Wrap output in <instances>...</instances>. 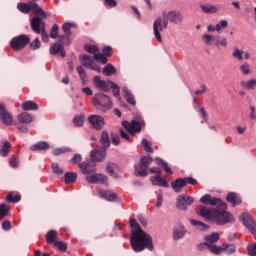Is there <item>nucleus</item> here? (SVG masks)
<instances>
[{"label": "nucleus", "mask_w": 256, "mask_h": 256, "mask_svg": "<svg viewBox=\"0 0 256 256\" xmlns=\"http://www.w3.org/2000/svg\"><path fill=\"white\" fill-rule=\"evenodd\" d=\"M200 201L204 205H211L215 208H209L205 206H198L196 208V213L200 217H204L207 221L215 223L216 225H227V223H235V217L233 214L227 211V204H225L221 199L211 197L210 194H206L200 198Z\"/></svg>", "instance_id": "1"}, {"label": "nucleus", "mask_w": 256, "mask_h": 256, "mask_svg": "<svg viewBox=\"0 0 256 256\" xmlns=\"http://www.w3.org/2000/svg\"><path fill=\"white\" fill-rule=\"evenodd\" d=\"M130 245L135 253H141V251H153V238L143 230L131 231Z\"/></svg>", "instance_id": "2"}, {"label": "nucleus", "mask_w": 256, "mask_h": 256, "mask_svg": "<svg viewBox=\"0 0 256 256\" xmlns=\"http://www.w3.org/2000/svg\"><path fill=\"white\" fill-rule=\"evenodd\" d=\"M17 9L20 10L21 13L29 14L31 11L33 12V17H38V19H47L51 13L45 12L43 8L37 5V3L33 1H29L28 3L20 2L17 4Z\"/></svg>", "instance_id": "3"}, {"label": "nucleus", "mask_w": 256, "mask_h": 256, "mask_svg": "<svg viewBox=\"0 0 256 256\" xmlns=\"http://www.w3.org/2000/svg\"><path fill=\"white\" fill-rule=\"evenodd\" d=\"M47 18H39V17H33L30 20V27L36 35H41L43 43H49V34L47 33V30H45L46 24L43 21Z\"/></svg>", "instance_id": "4"}, {"label": "nucleus", "mask_w": 256, "mask_h": 256, "mask_svg": "<svg viewBox=\"0 0 256 256\" xmlns=\"http://www.w3.org/2000/svg\"><path fill=\"white\" fill-rule=\"evenodd\" d=\"M92 105L103 113H105V111H109V109L113 107L111 98L103 93H98L92 98Z\"/></svg>", "instance_id": "5"}, {"label": "nucleus", "mask_w": 256, "mask_h": 256, "mask_svg": "<svg viewBox=\"0 0 256 256\" xmlns=\"http://www.w3.org/2000/svg\"><path fill=\"white\" fill-rule=\"evenodd\" d=\"M151 163H153L151 156H142L140 158V164L134 166V175L136 177H147V175H149L148 169Z\"/></svg>", "instance_id": "6"}, {"label": "nucleus", "mask_w": 256, "mask_h": 256, "mask_svg": "<svg viewBox=\"0 0 256 256\" xmlns=\"http://www.w3.org/2000/svg\"><path fill=\"white\" fill-rule=\"evenodd\" d=\"M30 42L31 38H29V36L21 34L11 39L10 47H12L14 51H22V49H25Z\"/></svg>", "instance_id": "7"}, {"label": "nucleus", "mask_w": 256, "mask_h": 256, "mask_svg": "<svg viewBox=\"0 0 256 256\" xmlns=\"http://www.w3.org/2000/svg\"><path fill=\"white\" fill-rule=\"evenodd\" d=\"M169 27V22L166 20V18L157 17V19L154 20L153 23V31H154V37L157 39L159 43H163V38L161 37V31L163 29H167Z\"/></svg>", "instance_id": "8"}, {"label": "nucleus", "mask_w": 256, "mask_h": 256, "mask_svg": "<svg viewBox=\"0 0 256 256\" xmlns=\"http://www.w3.org/2000/svg\"><path fill=\"white\" fill-rule=\"evenodd\" d=\"M240 219L243 223V225L250 231L252 235H255L256 233V222L253 220V217L251 214L244 212L240 215Z\"/></svg>", "instance_id": "9"}, {"label": "nucleus", "mask_w": 256, "mask_h": 256, "mask_svg": "<svg viewBox=\"0 0 256 256\" xmlns=\"http://www.w3.org/2000/svg\"><path fill=\"white\" fill-rule=\"evenodd\" d=\"M163 17L168 23L170 21L174 25H181L183 23V15L177 10H171L168 13L163 12Z\"/></svg>", "instance_id": "10"}, {"label": "nucleus", "mask_w": 256, "mask_h": 256, "mask_svg": "<svg viewBox=\"0 0 256 256\" xmlns=\"http://www.w3.org/2000/svg\"><path fill=\"white\" fill-rule=\"evenodd\" d=\"M78 167L83 175H95L97 173V168H95L97 164L92 160L79 163Z\"/></svg>", "instance_id": "11"}, {"label": "nucleus", "mask_w": 256, "mask_h": 256, "mask_svg": "<svg viewBox=\"0 0 256 256\" xmlns=\"http://www.w3.org/2000/svg\"><path fill=\"white\" fill-rule=\"evenodd\" d=\"M194 201L192 196L183 194L177 197L176 207L180 209V211H187V207L193 205Z\"/></svg>", "instance_id": "12"}, {"label": "nucleus", "mask_w": 256, "mask_h": 256, "mask_svg": "<svg viewBox=\"0 0 256 256\" xmlns=\"http://www.w3.org/2000/svg\"><path fill=\"white\" fill-rule=\"evenodd\" d=\"M0 119L4 125H13V115L7 110L4 103H0Z\"/></svg>", "instance_id": "13"}, {"label": "nucleus", "mask_w": 256, "mask_h": 256, "mask_svg": "<svg viewBox=\"0 0 256 256\" xmlns=\"http://www.w3.org/2000/svg\"><path fill=\"white\" fill-rule=\"evenodd\" d=\"M122 127L126 129L131 135H135V133H141V123L136 120H132L131 123L129 121H122Z\"/></svg>", "instance_id": "14"}, {"label": "nucleus", "mask_w": 256, "mask_h": 256, "mask_svg": "<svg viewBox=\"0 0 256 256\" xmlns=\"http://www.w3.org/2000/svg\"><path fill=\"white\" fill-rule=\"evenodd\" d=\"M86 181L92 184L99 183L100 185H109L107 176L103 174L88 175L86 176Z\"/></svg>", "instance_id": "15"}, {"label": "nucleus", "mask_w": 256, "mask_h": 256, "mask_svg": "<svg viewBox=\"0 0 256 256\" xmlns=\"http://www.w3.org/2000/svg\"><path fill=\"white\" fill-rule=\"evenodd\" d=\"M90 125L94 127V129L101 130L105 126V119H103L100 115H92L88 119Z\"/></svg>", "instance_id": "16"}, {"label": "nucleus", "mask_w": 256, "mask_h": 256, "mask_svg": "<svg viewBox=\"0 0 256 256\" xmlns=\"http://www.w3.org/2000/svg\"><path fill=\"white\" fill-rule=\"evenodd\" d=\"M105 150V148H102L101 150H92L90 154L91 161H93L94 163H101V161H105V157H107V153Z\"/></svg>", "instance_id": "17"}, {"label": "nucleus", "mask_w": 256, "mask_h": 256, "mask_svg": "<svg viewBox=\"0 0 256 256\" xmlns=\"http://www.w3.org/2000/svg\"><path fill=\"white\" fill-rule=\"evenodd\" d=\"M50 55H60L62 57H67L65 47L61 43H54L50 46Z\"/></svg>", "instance_id": "18"}, {"label": "nucleus", "mask_w": 256, "mask_h": 256, "mask_svg": "<svg viewBox=\"0 0 256 256\" xmlns=\"http://www.w3.org/2000/svg\"><path fill=\"white\" fill-rule=\"evenodd\" d=\"M171 187L175 193H181L183 187H187V180H185V178H177L175 181L171 182Z\"/></svg>", "instance_id": "19"}, {"label": "nucleus", "mask_w": 256, "mask_h": 256, "mask_svg": "<svg viewBox=\"0 0 256 256\" xmlns=\"http://www.w3.org/2000/svg\"><path fill=\"white\" fill-rule=\"evenodd\" d=\"M226 200L232 205V207H237V205H241V203L243 202L241 196H239V194L235 192L228 193L226 196Z\"/></svg>", "instance_id": "20"}, {"label": "nucleus", "mask_w": 256, "mask_h": 256, "mask_svg": "<svg viewBox=\"0 0 256 256\" xmlns=\"http://www.w3.org/2000/svg\"><path fill=\"white\" fill-rule=\"evenodd\" d=\"M98 193L102 199H105L106 201H116L117 195L115 192L111 190H98Z\"/></svg>", "instance_id": "21"}, {"label": "nucleus", "mask_w": 256, "mask_h": 256, "mask_svg": "<svg viewBox=\"0 0 256 256\" xmlns=\"http://www.w3.org/2000/svg\"><path fill=\"white\" fill-rule=\"evenodd\" d=\"M94 85L96 89H101V91H105L106 93L109 92V86L107 85V82L101 80L100 76L94 77Z\"/></svg>", "instance_id": "22"}, {"label": "nucleus", "mask_w": 256, "mask_h": 256, "mask_svg": "<svg viewBox=\"0 0 256 256\" xmlns=\"http://www.w3.org/2000/svg\"><path fill=\"white\" fill-rule=\"evenodd\" d=\"M152 185H157L158 187H169V182L161 176H153L150 178Z\"/></svg>", "instance_id": "23"}, {"label": "nucleus", "mask_w": 256, "mask_h": 256, "mask_svg": "<svg viewBox=\"0 0 256 256\" xmlns=\"http://www.w3.org/2000/svg\"><path fill=\"white\" fill-rule=\"evenodd\" d=\"M35 118L33 115H31L28 112H22L21 114L18 115V121L19 123H24L25 125H29V123H33V120Z\"/></svg>", "instance_id": "24"}, {"label": "nucleus", "mask_w": 256, "mask_h": 256, "mask_svg": "<svg viewBox=\"0 0 256 256\" xmlns=\"http://www.w3.org/2000/svg\"><path fill=\"white\" fill-rule=\"evenodd\" d=\"M100 143L103 147V149H109L111 147V140L109 139V132L103 130L101 137H100Z\"/></svg>", "instance_id": "25"}, {"label": "nucleus", "mask_w": 256, "mask_h": 256, "mask_svg": "<svg viewBox=\"0 0 256 256\" xmlns=\"http://www.w3.org/2000/svg\"><path fill=\"white\" fill-rule=\"evenodd\" d=\"M243 55H244V59L246 60L250 58V55L248 52H245L239 48H234V51L232 53V57H234V59H238V61H243Z\"/></svg>", "instance_id": "26"}, {"label": "nucleus", "mask_w": 256, "mask_h": 256, "mask_svg": "<svg viewBox=\"0 0 256 256\" xmlns=\"http://www.w3.org/2000/svg\"><path fill=\"white\" fill-rule=\"evenodd\" d=\"M185 233H187V230H185V226L179 225L173 230V238L176 241L177 239H183L185 237Z\"/></svg>", "instance_id": "27"}, {"label": "nucleus", "mask_w": 256, "mask_h": 256, "mask_svg": "<svg viewBox=\"0 0 256 256\" xmlns=\"http://www.w3.org/2000/svg\"><path fill=\"white\" fill-rule=\"evenodd\" d=\"M21 108L23 111H37L39 109V105L37 103L29 100L22 103Z\"/></svg>", "instance_id": "28"}, {"label": "nucleus", "mask_w": 256, "mask_h": 256, "mask_svg": "<svg viewBox=\"0 0 256 256\" xmlns=\"http://www.w3.org/2000/svg\"><path fill=\"white\" fill-rule=\"evenodd\" d=\"M80 61L82 62L83 67H86V69H91L93 64L95 63L91 56L87 54H83L80 56Z\"/></svg>", "instance_id": "29"}, {"label": "nucleus", "mask_w": 256, "mask_h": 256, "mask_svg": "<svg viewBox=\"0 0 256 256\" xmlns=\"http://www.w3.org/2000/svg\"><path fill=\"white\" fill-rule=\"evenodd\" d=\"M123 93H124V97H125L127 103H129V105H132V106L137 105V101H135V96H133V93H131L127 87L123 88Z\"/></svg>", "instance_id": "30"}, {"label": "nucleus", "mask_w": 256, "mask_h": 256, "mask_svg": "<svg viewBox=\"0 0 256 256\" xmlns=\"http://www.w3.org/2000/svg\"><path fill=\"white\" fill-rule=\"evenodd\" d=\"M49 143L47 142H38L30 147V151H47L49 149Z\"/></svg>", "instance_id": "31"}, {"label": "nucleus", "mask_w": 256, "mask_h": 256, "mask_svg": "<svg viewBox=\"0 0 256 256\" xmlns=\"http://www.w3.org/2000/svg\"><path fill=\"white\" fill-rule=\"evenodd\" d=\"M228 45H229V42L226 37H221V36L216 37L215 46L217 47V49H221V47L225 49L227 48Z\"/></svg>", "instance_id": "32"}, {"label": "nucleus", "mask_w": 256, "mask_h": 256, "mask_svg": "<svg viewBox=\"0 0 256 256\" xmlns=\"http://www.w3.org/2000/svg\"><path fill=\"white\" fill-rule=\"evenodd\" d=\"M222 251H225L227 255H233L237 251V246L235 244H222Z\"/></svg>", "instance_id": "33"}, {"label": "nucleus", "mask_w": 256, "mask_h": 256, "mask_svg": "<svg viewBox=\"0 0 256 256\" xmlns=\"http://www.w3.org/2000/svg\"><path fill=\"white\" fill-rule=\"evenodd\" d=\"M219 239H221V236L219 235V233L215 232V233H212L210 236H206L205 241H206V244H208L209 246V245H213L214 243H217Z\"/></svg>", "instance_id": "34"}, {"label": "nucleus", "mask_w": 256, "mask_h": 256, "mask_svg": "<svg viewBox=\"0 0 256 256\" xmlns=\"http://www.w3.org/2000/svg\"><path fill=\"white\" fill-rule=\"evenodd\" d=\"M64 181L67 185H69V183H75V181H77V173L66 172L64 175Z\"/></svg>", "instance_id": "35"}, {"label": "nucleus", "mask_w": 256, "mask_h": 256, "mask_svg": "<svg viewBox=\"0 0 256 256\" xmlns=\"http://www.w3.org/2000/svg\"><path fill=\"white\" fill-rule=\"evenodd\" d=\"M102 72L107 77H111V76H113V75H115L117 73V71L115 70V66H113L112 64H107L103 68Z\"/></svg>", "instance_id": "36"}, {"label": "nucleus", "mask_w": 256, "mask_h": 256, "mask_svg": "<svg viewBox=\"0 0 256 256\" xmlns=\"http://www.w3.org/2000/svg\"><path fill=\"white\" fill-rule=\"evenodd\" d=\"M57 235V230L48 231L46 234V242L49 244L55 243V241L57 240Z\"/></svg>", "instance_id": "37"}, {"label": "nucleus", "mask_w": 256, "mask_h": 256, "mask_svg": "<svg viewBox=\"0 0 256 256\" xmlns=\"http://www.w3.org/2000/svg\"><path fill=\"white\" fill-rule=\"evenodd\" d=\"M11 208L7 204H0V221L9 215Z\"/></svg>", "instance_id": "38"}, {"label": "nucleus", "mask_w": 256, "mask_h": 256, "mask_svg": "<svg viewBox=\"0 0 256 256\" xmlns=\"http://www.w3.org/2000/svg\"><path fill=\"white\" fill-rule=\"evenodd\" d=\"M156 163H157V165H161V167L164 169V171L166 173H168V175H173V170H171L169 168V164H167V162H165V160H163L161 158H156Z\"/></svg>", "instance_id": "39"}, {"label": "nucleus", "mask_w": 256, "mask_h": 256, "mask_svg": "<svg viewBox=\"0 0 256 256\" xmlns=\"http://www.w3.org/2000/svg\"><path fill=\"white\" fill-rule=\"evenodd\" d=\"M11 151V143L9 142H4V144L2 145L1 149H0V155L1 157H7V155H9Z\"/></svg>", "instance_id": "40"}, {"label": "nucleus", "mask_w": 256, "mask_h": 256, "mask_svg": "<svg viewBox=\"0 0 256 256\" xmlns=\"http://www.w3.org/2000/svg\"><path fill=\"white\" fill-rule=\"evenodd\" d=\"M208 249L214 255H221L223 253V244L221 246H217L215 244L208 245Z\"/></svg>", "instance_id": "41"}, {"label": "nucleus", "mask_w": 256, "mask_h": 256, "mask_svg": "<svg viewBox=\"0 0 256 256\" xmlns=\"http://www.w3.org/2000/svg\"><path fill=\"white\" fill-rule=\"evenodd\" d=\"M200 8H201V11H203V13H208V14L217 13V7L213 5L201 4Z\"/></svg>", "instance_id": "42"}, {"label": "nucleus", "mask_w": 256, "mask_h": 256, "mask_svg": "<svg viewBox=\"0 0 256 256\" xmlns=\"http://www.w3.org/2000/svg\"><path fill=\"white\" fill-rule=\"evenodd\" d=\"M216 39L217 38L211 34H204L202 36V41H203V43H205V45H213V42H215Z\"/></svg>", "instance_id": "43"}, {"label": "nucleus", "mask_w": 256, "mask_h": 256, "mask_svg": "<svg viewBox=\"0 0 256 256\" xmlns=\"http://www.w3.org/2000/svg\"><path fill=\"white\" fill-rule=\"evenodd\" d=\"M94 59L97 61V63H102L103 65H107V62L109 61L107 56H105L103 53L94 54Z\"/></svg>", "instance_id": "44"}, {"label": "nucleus", "mask_w": 256, "mask_h": 256, "mask_svg": "<svg viewBox=\"0 0 256 256\" xmlns=\"http://www.w3.org/2000/svg\"><path fill=\"white\" fill-rule=\"evenodd\" d=\"M115 169H117V164L110 162L107 164L106 173H108V175L111 177H117V174H115Z\"/></svg>", "instance_id": "45"}, {"label": "nucleus", "mask_w": 256, "mask_h": 256, "mask_svg": "<svg viewBox=\"0 0 256 256\" xmlns=\"http://www.w3.org/2000/svg\"><path fill=\"white\" fill-rule=\"evenodd\" d=\"M50 39H57L59 37V25L53 24V26L50 29Z\"/></svg>", "instance_id": "46"}, {"label": "nucleus", "mask_w": 256, "mask_h": 256, "mask_svg": "<svg viewBox=\"0 0 256 256\" xmlns=\"http://www.w3.org/2000/svg\"><path fill=\"white\" fill-rule=\"evenodd\" d=\"M141 145L146 153H153L154 150L153 147H151V142H149L147 139H142Z\"/></svg>", "instance_id": "47"}, {"label": "nucleus", "mask_w": 256, "mask_h": 256, "mask_svg": "<svg viewBox=\"0 0 256 256\" xmlns=\"http://www.w3.org/2000/svg\"><path fill=\"white\" fill-rule=\"evenodd\" d=\"M52 153L54 155H65V153H71V148L67 147H60V148H55Z\"/></svg>", "instance_id": "48"}, {"label": "nucleus", "mask_w": 256, "mask_h": 256, "mask_svg": "<svg viewBox=\"0 0 256 256\" xmlns=\"http://www.w3.org/2000/svg\"><path fill=\"white\" fill-rule=\"evenodd\" d=\"M241 85H242V87H244L245 89H249V90L255 89V87H256V80H255V79H251V80H249V81H247V82L242 81V82H241Z\"/></svg>", "instance_id": "49"}, {"label": "nucleus", "mask_w": 256, "mask_h": 256, "mask_svg": "<svg viewBox=\"0 0 256 256\" xmlns=\"http://www.w3.org/2000/svg\"><path fill=\"white\" fill-rule=\"evenodd\" d=\"M85 51H87V53H91V55H97V52L99 51V48L95 45H91V44H86L84 46Z\"/></svg>", "instance_id": "50"}, {"label": "nucleus", "mask_w": 256, "mask_h": 256, "mask_svg": "<svg viewBox=\"0 0 256 256\" xmlns=\"http://www.w3.org/2000/svg\"><path fill=\"white\" fill-rule=\"evenodd\" d=\"M73 123L76 127H83V123H85V116L80 115L73 118Z\"/></svg>", "instance_id": "51"}, {"label": "nucleus", "mask_w": 256, "mask_h": 256, "mask_svg": "<svg viewBox=\"0 0 256 256\" xmlns=\"http://www.w3.org/2000/svg\"><path fill=\"white\" fill-rule=\"evenodd\" d=\"M54 247L58 250V251H62L65 252L67 251V243L63 242V241H56L54 242Z\"/></svg>", "instance_id": "52"}, {"label": "nucleus", "mask_w": 256, "mask_h": 256, "mask_svg": "<svg viewBox=\"0 0 256 256\" xmlns=\"http://www.w3.org/2000/svg\"><path fill=\"white\" fill-rule=\"evenodd\" d=\"M51 168H52L53 173H55V175H63V173H64L63 168L59 167V163L53 162L51 164Z\"/></svg>", "instance_id": "53"}, {"label": "nucleus", "mask_w": 256, "mask_h": 256, "mask_svg": "<svg viewBox=\"0 0 256 256\" xmlns=\"http://www.w3.org/2000/svg\"><path fill=\"white\" fill-rule=\"evenodd\" d=\"M6 200L9 203H19V201H21V195L17 194L16 196H13V194L9 193L6 196Z\"/></svg>", "instance_id": "54"}, {"label": "nucleus", "mask_w": 256, "mask_h": 256, "mask_svg": "<svg viewBox=\"0 0 256 256\" xmlns=\"http://www.w3.org/2000/svg\"><path fill=\"white\" fill-rule=\"evenodd\" d=\"M191 225L194 227H202L203 231H206V229H209V226L199 220H190Z\"/></svg>", "instance_id": "55"}, {"label": "nucleus", "mask_w": 256, "mask_h": 256, "mask_svg": "<svg viewBox=\"0 0 256 256\" xmlns=\"http://www.w3.org/2000/svg\"><path fill=\"white\" fill-rule=\"evenodd\" d=\"M71 27H73L72 23L66 22L62 26V31L67 35V37H71Z\"/></svg>", "instance_id": "56"}, {"label": "nucleus", "mask_w": 256, "mask_h": 256, "mask_svg": "<svg viewBox=\"0 0 256 256\" xmlns=\"http://www.w3.org/2000/svg\"><path fill=\"white\" fill-rule=\"evenodd\" d=\"M110 87L113 89L112 93L114 97H119L121 93V88H119V85H117L115 82H110Z\"/></svg>", "instance_id": "57"}, {"label": "nucleus", "mask_w": 256, "mask_h": 256, "mask_svg": "<svg viewBox=\"0 0 256 256\" xmlns=\"http://www.w3.org/2000/svg\"><path fill=\"white\" fill-rule=\"evenodd\" d=\"M129 225H130V227H132V229H133L132 231H143V228H141V226L135 219H130Z\"/></svg>", "instance_id": "58"}, {"label": "nucleus", "mask_w": 256, "mask_h": 256, "mask_svg": "<svg viewBox=\"0 0 256 256\" xmlns=\"http://www.w3.org/2000/svg\"><path fill=\"white\" fill-rule=\"evenodd\" d=\"M58 42L60 43V45H69V36H67V34L60 36L58 35Z\"/></svg>", "instance_id": "59"}, {"label": "nucleus", "mask_w": 256, "mask_h": 256, "mask_svg": "<svg viewBox=\"0 0 256 256\" xmlns=\"http://www.w3.org/2000/svg\"><path fill=\"white\" fill-rule=\"evenodd\" d=\"M10 166L13 167L14 169H17V167H19V156L18 155H13L10 158Z\"/></svg>", "instance_id": "60"}, {"label": "nucleus", "mask_w": 256, "mask_h": 256, "mask_svg": "<svg viewBox=\"0 0 256 256\" xmlns=\"http://www.w3.org/2000/svg\"><path fill=\"white\" fill-rule=\"evenodd\" d=\"M102 55L105 57H111L113 55V48L111 46H105L102 49Z\"/></svg>", "instance_id": "61"}, {"label": "nucleus", "mask_w": 256, "mask_h": 256, "mask_svg": "<svg viewBox=\"0 0 256 256\" xmlns=\"http://www.w3.org/2000/svg\"><path fill=\"white\" fill-rule=\"evenodd\" d=\"M228 25L229 23L227 22V20H221L220 23L216 25L217 33H221V29H225V27H227Z\"/></svg>", "instance_id": "62"}, {"label": "nucleus", "mask_w": 256, "mask_h": 256, "mask_svg": "<svg viewBox=\"0 0 256 256\" xmlns=\"http://www.w3.org/2000/svg\"><path fill=\"white\" fill-rule=\"evenodd\" d=\"M240 71L243 73V75H251V68H250L249 64L241 65Z\"/></svg>", "instance_id": "63"}, {"label": "nucleus", "mask_w": 256, "mask_h": 256, "mask_svg": "<svg viewBox=\"0 0 256 256\" xmlns=\"http://www.w3.org/2000/svg\"><path fill=\"white\" fill-rule=\"evenodd\" d=\"M247 251L250 256H256V243L255 244H249L247 246Z\"/></svg>", "instance_id": "64"}]
</instances>
